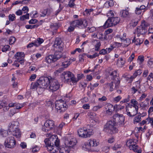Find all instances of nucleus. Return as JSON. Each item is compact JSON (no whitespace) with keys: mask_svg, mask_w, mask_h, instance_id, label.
I'll return each mask as SVG.
<instances>
[{"mask_svg":"<svg viewBox=\"0 0 153 153\" xmlns=\"http://www.w3.org/2000/svg\"><path fill=\"white\" fill-rule=\"evenodd\" d=\"M51 27L53 30H56L58 28V26L56 24H52L51 25Z\"/></svg>","mask_w":153,"mask_h":153,"instance_id":"nucleus-48","label":"nucleus"},{"mask_svg":"<svg viewBox=\"0 0 153 153\" xmlns=\"http://www.w3.org/2000/svg\"><path fill=\"white\" fill-rule=\"evenodd\" d=\"M62 56V53L59 51H56L53 55H50L46 58L45 61L48 63L54 62Z\"/></svg>","mask_w":153,"mask_h":153,"instance_id":"nucleus-3","label":"nucleus"},{"mask_svg":"<svg viewBox=\"0 0 153 153\" xmlns=\"http://www.w3.org/2000/svg\"><path fill=\"white\" fill-rule=\"evenodd\" d=\"M129 15L128 12L126 10H123L122 13V16L123 17H127Z\"/></svg>","mask_w":153,"mask_h":153,"instance_id":"nucleus-37","label":"nucleus"},{"mask_svg":"<svg viewBox=\"0 0 153 153\" xmlns=\"http://www.w3.org/2000/svg\"><path fill=\"white\" fill-rule=\"evenodd\" d=\"M108 4L109 6L112 7L114 5V3L113 0H110L106 1L105 4V5L106 6Z\"/></svg>","mask_w":153,"mask_h":153,"instance_id":"nucleus-35","label":"nucleus"},{"mask_svg":"<svg viewBox=\"0 0 153 153\" xmlns=\"http://www.w3.org/2000/svg\"><path fill=\"white\" fill-rule=\"evenodd\" d=\"M144 60V56H140L138 57L137 59L140 65L143 62Z\"/></svg>","mask_w":153,"mask_h":153,"instance_id":"nucleus-38","label":"nucleus"},{"mask_svg":"<svg viewBox=\"0 0 153 153\" xmlns=\"http://www.w3.org/2000/svg\"><path fill=\"white\" fill-rule=\"evenodd\" d=\"M143 40L142 39L137 38L136 39V37L135 36L132 40V42L135 43L136 45H140L143 42Z\"/></svg>","mask_w":153,"mask_h":153,"instance_id":"nucleus-22","label":"nucleus"},{"mask_svg":"<svg viewBox=\"0 0 153 153\" xmlns=\"http://www.w3.org/2000/svg\"><path fill=\"white\" fill-rule=\"evenodd\" d=\"M84 75L83 74H79L77 75V82L79 80L81 79L83 77Z\"/></svg>","mask_w":153,"mask_h":153,"instance_id":"nucleus-63","label":"nucleus"},{"mask_svg":"<svg viewBox=\"0 0 153 153\" xmlns=\"http://www.w3.org/2000/svg\"><path fill=\"white\" fill-rule=\"evenodd\" d=\"M10 46L8 45H5L2 48V51L3 52H6V51L9 50Z\"/></svg>","mask_w":153,"mask_h":153,"instance_id":"nucleus-39","label":"nucleus"},{"mask_svg":"<svg viewBox=\"0 0 153 153\" xmlns=\"http://www.w3.org/2000/svg\"><path fill=\"white\" fill-rule=\"evenodd\" d=\"M93 11L92 9H86L83 12V14L85 15H86L87 16H89Z\"/></svg>","mask_w":153,"mask_h":153,"instance_id":"nucleus-28","label":"nucleus"},{"mask_svg":"<svg viewBox=\"0 0 153 153\" xmlns=\"http://www.w3.org/2000/svg\"><path fill=\"white\" fill-rule=\"evenodd\" d=\"M148 64L149 67L153 68V59L151 58L148 61Z\"/></svg>","mask_w":153,"mask_h":153,"instance_id":"nucleus-49","label":"nucleus"},{"mask_svg":"<svg viewBox=\"0 0 153 153\" xmlns=\"http://www.w3.org/2000/svg\"><path fill=\"white\" fill-rule=\"evenodd\" d=\"M147 79L151 81L153 80V72L151 73L147 78Z\"/></svg>","mask_w":153,"mask_h":153,"instance_id":"nucleus-56","label":"nucleus"},{"mask_svg":"<svg viewBox=\"0 0 153 153\" xmlns=\"http://www.w3.org/2000/svg\"><path fill=\"white\" fill-rule=\"evenodd\" d=\"M5 147L9 148H13L16 146V141L13 137H7L4 143Z\"/></svg>","mask_w":153,"mask_h":153,"instance_id":"nucleus-11","label":"nucleus"},{"mask_svg":"<svg viewBox=\"0 0 153 153\" xmlns=\"http://www.w3.org/2000/svg\"><path fill=\"white\" fill-rule=\"evenodd\" d=\"M63 139L64 145L57 148V151L59 150V153H69L71 149L76 145L77 140L76 138L70 137H65Z\"/></svg>","mask_w":153,"mask_h":153,"instance_id":"nucleus-1","label":"nucleus"},{"mask_svg":"<svg viewBox=\"0 0 153 153\" xmlns=\"http://www.w3.org/2000/svg\"><path fill=\"white\" fill-rule=\"evenodd\" d=\"M52 78V77L50 76H48V77H40L38 80V82L39 85L41 86L42 88L47 89L50 82V80Z\"/></svg>","mask_w":153,"mask_h":153,"instance_id":"nucleus-5","label":"nucleus"},{"mask_svg":"<svg viewBox=\"0 0 153 153\" xmlns=\"http://www.w3.org/2000/svg\"><path fill=\"white\" fill-rule=\"evenodd\" d=\"M107 53V52L106 49H102L99 52V54L102 55H105V54Z\"/></svg>","mask_w":153,"mask_h":153,"instance_id":"nucleus-55","label":"nucleus"},{"mask_svg":"<svg viewBox=\"0 0 153 153\" xmlns=\"http://www.w3.org/2000/svg\"><path fill=\"white\" fill-rule=\"evenodd\" d=\"M38 25H27L25 26V27L27 29H32L37 27Z\"/></svg>","mask_w":153,"mask_h":153,"instance_id":"nucleus-30","label":"nucleus"},{"mask_svg":"<svg viewBox=\"0 0 153 153\" xmlns=\"http://www.w3.org/2000/svg\"><path fill=\"white\" fill-rule=\"evenodd\" d=\"M141 120V118L140 116H138L135 117L134 120V123H139L140 121Z\"/></svg>","mask_w":153,"mask_h":153,"instance_id":"nucleus-44","label":"nucleus"},{"mask_svg":"<svg viewBox=\"0 0 153 153\" xmlns=\"http://www.w3.org/2000/svg\"><path fill=\"white\" fill-rule=\"evenodd\" d=\"M101 46V43L100 42H97L95 46V51H98Z\"/></svg>","mask_w":153,"mask_h":153,"instance_id":"nucleus-46","label":"nucleus"},{"mask_svg":"<svg viewBox=\"0 0 153 153\" xmlns=\"http://www.w3.org/2000/svg\"><path fill=\"white\" fill-rule=\"evenodd\" d=\"M131 103L133 105V106L134 108H135V109L137 111H138V107L137 105L138 104V102L135 100L132 99L131 100Z\"/></svg>","mask_w":153,"mask_h":153,"instance_id":"nucleus-25","label":"nucleus"},{"mask_svg":"<svg viewBox=\"0 0 153 153\" xmlns=\"http://www.w3.org/2000/svg\"><path fill=\"white\" fill-rule=\"evenodd\" d=\"M99 56V54L97 53H95L94 54L92 55H89L88 54H87V56L88 58L90 59H93L95 58L97 56Z\"/></svg>","mask_w":153,"mask_h":153,"instance_id":"nucleus-33","label":"nucleus"},{"mask_svg":"<svg viewBox=\"0 0 153 153\" xmlns=\"http://www.w3.org/2000/svg\"><path fill=\"white\" fill-rule=\"evenodd\" d=\"M55 105L56 109L58 112H62L67 108V104L62 100H57L55 102Z\"/></svg>","mask_w":153,"mask_h":153,"instance_id":"nucleus-4","label":"nucleus"},{"mask_svg":"<svg viewBox=\"0 0 153 153\" xmlns=\"http://www.w3.org/2000/svg\"><path fill=\"white\" fill-rule=\"evenodd\" d=\"M75 0H70L69 2L68 5L70 7L74 8L75 4H74V2Z\"/></svg>","mask_w":153,"mask_h":153,"instance_id":"nucleus-45","label":"nucleus"},{"mask_svg":"<svg viewBox=\"0 0 153 153\" xmlns=\"http://www.w3.org/2000/svg\"><path fill=\"white\" fill-rule=\"evenodd\" d=\"M115 125H116L114 120L113 121L109 120L105 126L104 128L110 130L111 128H113Z\"/></svg>","mask_w":153,"mask_h":153,"instance_id":"nucleus-20","label":"nucleus"},{"mask_svg":"<svg viewBox=\"0 0 153 153\" xmlns=\"http://www.w3.org/2000/svg\"><path fill=\"white\" fill-rule=\"evenodd\" d=\"M107 100V98L105 96H103L101 98H98V100L101 102L105 101Z\"/></svg>","mask_w":153,"mask_h":153,"instance_id":"nucleus-64","label":"nucleus"},{"mask_svg":"<svg viewBox=\"0 0 153 153\" xmlns=\"http://www.w3.org/2000/svg\"><path fill=\"white\" fill-rule=\"evenodd\" d=\"M55 126L54 121L52 120H48L45 122L42 129L43 131L48 132V131L54 128Z\"/></svg>","mask_w":153,"mask_h":153,"instance_id":"nucleus-10","label":"nucleus"},{"mask_svg":"<svg viewBox=\"0 0 153 153\" xmlns=\"http://www.w3.org/2000/svg\"><path fill=\"white\" fill-rule=\"evenodd\" d=\"M147 26L144 24H141L137 28V35L139 36L140 35L145 34L147 32Z\"/></svg>","mask_w":153,"mask_h":153,"instance_id":"nucleus-16","label":"nucleus"},{"mask_svg":"<svg viewBox=\"0 0 153 153\" xmlns=\"http://www.w3.org/2000/svg\"><path fill=\"white\" fill-rule=\"evenodd\" d=\"M124 40L125 42V45L126 46H128L131 43L130 39L129 38H126Z\"/></svg>","mask_w":153,"mask_h":153,"instance_id":"nucleus-53","label":"nucleus"},{"mask_svg":"<svg viewBox=\"0 0 153 153\" xmlns=\"http://www.w3.org/2000/svg\"><path fill=\"white\" fill-rule=\"evenodd\" d=\"M43 42L44 40L43 39L40 38H38L36 40L34 41L35 46L36 47H39Z\"/></svg>","mask_w":153,"mask_h":153,"instance_id":"nucleus-24","label":"nucleus"},{"mask_svg":"<svg viewBox=\"0 0 153 153\" xmlns=\"http://www.w3.org/2000/svg\"><path fill=\"white\" fill-rule=\"evenodd\" d=\"M70 63L69 62L67 61L63 62L62 63V66L64 68H66L69 66Z\"/></svg>","mask_w":153,"mask_h":153,"instance_id":"nucleus-47","label":"nucleus"},{"mask_svg":"<svg viewBox=\"0 0 153 153\" xmlns=\"http://www.w3.org/2000/svg\"><path fill=\"white\" fill-rule=\"evenodd\" d=\"M137 23L138 21L137 20L133 19L132 20L130 23V26L134 27L137 25Z\"/></svg>","mask_w":153,"mask_h":153,"instance_id":"nucleus-34","label":"nucleus"},{"mask_svg":"<svg viewBox=\"0 0 153 153\" xmlns=\"http://www.w3.org/2000/svg\"><path fill=\"white\" fill-rule=\"evenodd\" d=\"M53 46L54 47L58 49L59 50L61 51L63 50V43L61 39L57 38L55 39Z\"/></svg>","mask_w":153,"mask_h":153,"instance_id":"nucleus-17","label":"nucleus"},{"mask_svg":"<svg viewBox=\"0 0 153 153\" xmlns=\"http://www.w3.org/2000/svg\"><path fill=\"white\" fill-rule=\"evenodd\" d=\"M51 13V10L50 9H46L44 10L42 12V14H40L41 17H44L46 16H49L50 15Z\"/></svg>","mask_w":153,"mask_h":153,"instance_id":"nucleus-21","label":"nucleus"},{"mask_svg":"<svg viewBox=\"0 0 153 153\" xmlns=\"http://www.w3.org/2000/svg\"><path fill=\"white\" fill-rule=\"evenodd\" d=\"M79 137L82 138H85L90 137L91 134H78Z\"/></svg>","mask_w":153,"mask_h":153,"instance_id":"nucleus-52","label":"nucleus"},{"mask_svg":"<svg viewBox=\"0 0 153 153\" xmlns=\"http://www.w3.org/2000/svg\"><path fill=\"white\" fill-rule=\"evenodd\" d=\"M65 125L64 123H62L59 124V126L56 128L57 131H54V133H57V134H61L62 133L61 130L63 128V126Z\"/></svg>","mask_w":153,"mask_h":153,"instance_id":"nucleus-23","label":"nucleus"},{"mask_svg":"<svg viewBox=\"0 0 153 153\" xmlns=\"http://www.w3.org/2000/svg\"><path fill=\"white\" fill-rule=\"evenodd\" d=\"M44 142L48 151L51 153L57 152V148L59 146L60 141L56 134L52 135L48 138L45 139Z\"/></svg>","mask_w":153,"mask_h":153,"instance_id":"nucleus-2","label":"nucleus"},{"mask_svg":"<svg viewBox=\"0 0 153 153\" xmlns=\"http://www.w3.org/2000/svg\"><path fill=\"white\" fill-rule=\"evenodd\" d=\"M140 81H138L134 83L135 86L134 87L139 90L140 88Z\"/></svg>","mask_w":153,"mask_h":153,"instance_id":"nucleus-40","label":"nucleus"},{"mask_svg":"<svg viewBox=\"0 0 153 153\" xmlns=\"http://www.w3.org/2000/svg\"><path fill=\"white\" fill-rule=\"evenodd\" d=\"M39 150V148L37 146H35L33 148L32 151L33 152H37Z\"/></svg>","mask_w":153,"mask_h":153,"instance_id":"nucleus-62","label":"nucleus"},{"mask_svg":"<svg viewBox=\"0 0 153 153\" xmlns=\"http://www.w3.org/2000/svg\"><path fill=\"white\" fill-rule=\"evenodd\" d=\"M126 144V145L129 147L130 150H133L134 152H137V153H140V148L131 139L128 140Z\"/></svg>","mask_w":153,"mask_h":153,"instance_id":"nucleus-12","label":"nucleus"},{"mask_svg":"<svg viewBox=\"0 0 153 153\" xmlns=\"http://www.w3.org/2000/svg\"><path fill=\"white\" fill-rule=\"evenodd\" d=\"M120 21V18L118 17H110L106 21L103 27L104 28L111 27L116 25Z\"/></svg>","mask_w":153,"mask_h":153,"instance_id":"nucleus-6","label":"nucleus"},{"mask_svg":"<svg viewBox=\"0 0 153 153\" xmlns=\"http://www.w3.org/2000/svg\"><path fill=\"white\" fill-rule=\"evenodd\" d=\"M39 85V84L38 82V80L36 82L34 83H32L31 84V86L30 87L32 89H35Z\"/></svg>","mask_w":153,"mask_h":153,"instance_id":"nucleus-36","label":"nucleus"},{"mask_svg":"<svg viewBox=\"0 0 153 153\" xmlns=\"http://www.w3.org/2000/svg\"><path fill=\"white\" fill-rule=\"evenodd\" d=\"M78 134H90V133H94L93 130L91 128L87 129L85 128H79L77 131Z\"/></svg>","mask_w":153,"mask_h":153,"instance_id":"nucleus-18","label":"nucleus"},{"mask_svg":"<svg viewBox=\"0 0 153 153\" xmlns=\"http://www.w3.org/2000/svg\"><path fill=\"white\" fill-rule=\"evenodd\" d=\"M16 111L15 108L11 109L10 110V112L9 113V115L11 117L16 113Z\"/></svg>","mask_w":153,"mask_h":153,"instance_id":"nucleus-50","label":"nucleus"},{"mask_svg":"<svg viewBox=\"0 0 153 153\" xmlns=\"http://www.w3.org/2000/svg\"><path fill=\"white\" fill-rule=\"evenodd\" d=\"M17 122H13L11 123H10L8 129L9 132L14 134H21V132L20 129L17 128Z\"/></svg>","mask_w":153,"mask_h":153,"instance_id":"nucleus-14","label":"nucleus"},{"mask_svg":"<svg viewBox=\"0 0 153 153\" xmlns=\"http://www.w3.org/2000/svg\"><path fill=\"white\" fill-rule=\"evenodd\" d=\"M70 25L75 27H78L82 28H85L87 26V21H82L81 19H77L70 22Z\"/></svg>","mask_w":153,"mask_h":153,"instance_id":"nucleus-13","label":"nucleus"},{"mask_svg":"<svg viewBox=\"0 0 153 153\" xmlns=\"http://www.w3.org/2000/svg\"><path fill=\"white\" fill-rule=\"evenodd\" d=\"M16 41V39L15 37L13 36H11L9 39L10 45L13 44Z\"/></svg>","mask_w":153,"mask_h":153,"instance_id":"nucleus-41","label":"nucleus"},{"mask_svg":"<svg viewBox=\"0 0 153 153\" xmlns=\"http://www.w3.org/2000/svg\"><path fill=\"white\" fill-rule=\"evenodd\" d=\"M60 84L58 81L52 78L50 80L49 86L47 89L51 92H53L57 90L60 88Z\"/></svg>","mask_w":153,"mask_h":153,"instance_id":"nucleus-8","label":"nucleus"},{"mask_svg":"<svg viewBox=\"0 0 153 153\" xmlns=\"http://www.w3.org/2000/svg\"><path fill=\"white\" fill-rule=\"evenodd\" d=\"M109 74L111 76V79L117 81L114 88L117 89L119 87V84L120 83V80L119 77V74L117 73V71L115 70L111 72L110 71Z\"/></svg>","mask_w":153,"mask_h":153,"instance_id":"nucleus-15","label":"nucleus"},{"mask_svg":"<svg viewBox=\"0 0 153 153\" xmlns=\"http://www.w3.org/2000/svg\"><path fill=\"white\" fill-rule=\"evenodd\" d=\"M102 106L100 105H98L94 106L93 108V110L95 111H97L99 109L101 108Z\"/></svg>","mask_w":153,"mask_h":153,"instance_id":"nucleus-43","label":"nucleus"},{"mask_svg":"<svg viewBox=\"0 0 153 153\" xmlns=\"http://www.w3.org/2000/svg\"><path fill=\"white\" fill-rule=\"evenodd\" d=\"M121 147V146L120 145L118 144H115L114 145V146L113 147L112 149L113 150H116L118 148H120Z\"/></svg>","mask_w":153,"mask_h":153,"instance_id":"nucleus-59","label":"nucleus"},{"mask_svg":"<svg viewBox=\"0 0 153 153\" xmlns=\"http://www.w3.org/2000/svg\"><path fill=\"white\" fill-rule=\"evenodd\" d=\"M94 143H95L94 140H91L89 142V144L91 146H96L98 145V143H95L94 144Z\"/></svg>","mask_w":153,"mask_h":153,"instance_id":"nucleus-51","label":"nucleus"},{"mask_svg":"<svg viewBox=\"0 0 153 153\" xmlns=\"http://www.w3.org/2000/svg\"><path fill=\"white\" fill-rule=\"evenodd\" d=\"M15 107L16 109H19L23 107V105L19 103H15Z\"/></svg>","mask_w":153,"mask_h":153,"instance_id":"nucleus-42","label":"nucleus"},{"mask_svg":"<svg viewBox=\"0 0 153 153\" xmlns=\"http://www.w3.org/2000/svg\"><path fill=\"white\" fill-rule=\"evenodd\" d=\"M113 118L116 125L121 126L124 125L125 117L123 114H115L113 115Z\"/></svg>","mask_w":153,"mask_h":153,"instance_id":"nucleus-9","label":"nucleus"},{"mask_svg":"<svg viewBox=\"0 0 153 153\" xmlns=\"http://www.w3.org/2000/svg\"><path fill=\"white\" fill-rule=\"evenodd\" d=\"M127 115L129 117H133L136 115L138 111H137L134 108L129 109H126Z\"/></svg>","mask_w":153,"mask_h":153,"instance_id":"nucleus-19","label":"nucleus"},{"mask_svg":"<svg viewBox=\"0 0 153 153\" xmlns=\"http://www.w3.org/2000/svg\"><path fill=\"white\" fill-rule=\"evenodd\" d=\"M25 56V54L23 52H17L15 55V57L17 59V58L19 59H24Z\"/></svg>","mask_w":153,"mask_h":153,"instance_id":"nucleus-26","label":"nucleus"},{"mask_svg":"<svg viewBox=\"0 0 153 153\" xmlns=\"http://www.w3.org/2000/svg\"><path fill=\"white\" fill-rule=\"evenodd\" d=\"M75 27L74 26L70 25V26L68 27V30L70 32L73 31L74 30Z\"/></svg>","mask_w":153,"mask_h":153,"instance_id":"nucleus-58","label":"nucleus"},{"mask_svg":"<svg viewBox=\"0 0 153 153\" xmlns=\"http://www.w3.org/2000/svg\"><path fill=\"white\" fill-rule=\"evenodd\" d=\"M62 75L67 82H72L73 83H76L77 82V79L74 75L69 71H64L62 73Z\"/></svg>","mask_w":153,"mask_h":153,"instance_id":"nucleus-7","label":"nucleus"},{"mask_svg":"<svg viewBox=\"0 0 153 153\" xmlns=\"http://www.w3.org/2000/svg\"><path fill=\"white\" fill-rule=\"evenodd\" d=\"M82 108L85 109H89L90 105L89 104H84L82 106Z\"/></svg>","mask_w":153,"mask_h":153,"instance_id":"nucleus-60","label":"nucleus"},{"mask_svg":"<svg viewBox=\"0 0 153 153\" xmlns=\"http://www.w3.org/2000/svg\"><path fill=\"white\" fill-rule=\"evenodd\" d=\"M29 14L27 13L26 15H24L20 17V19L21 21H23L25 19L29 18Z\"/></svg>","mask_w":153,"mask_h":153,"instance_id":"nucleus-31","label":"nucleus"},{"mask_svg":"<svg viewBox=\"0 0 153 153\" xmlns=\"http://www.w3.org/2000/svg\"><path fill=\"white\" fill-rule=\"evenodd\" d=\"M15 103H10L9 104V107H8V106H7L6 107H4V110L5 109H6L7 110H8L9 109V107H13L14 106H15Z\"/></svg>","mask_w":153,"mask_h":153,"instance_id":"nucleus-54","label":"nucleus"},{"mask_svg":"<svg viewBox=\"0 0 153 153\" xmlns=\"http://www.w3.org/2000/svg\"><path fill=\"white\" fill-rule=\"evenodd\" d=\"M22 10L23 11H24L23 13H27L29 11V9L27 7L25 6L23 8Z\"/></svg>","mask_w":153,"mask_h":153,"instance_id":"nucleus-61","label":"nucleus"},{"mask_svg":"<svg viewBox=\"0 0 153 153\" xmlns=\"http://www.w3.org/2000/svg\"><path fill=\"white\" fill-rule=\"evenodd\" d=\"M113 31V30L111 28H109L106 30L105 33L104 34L105 35H108L110 33Z\"/></svg>","mask_w":153,"mask_h":153,"instance_id":"nucleus-57","label":"nucleus"},{"mask_svg":"<svg viewBox=\"0 0 153 153\" xmlns=\"http://www.w3.org/2000/svg\"><path fill=\"white\" fill-rule=\"evenodd\" d=\"M106 109L111 111H114L115 110L114 107L110 103H108L107 104Z\"/></svg>","mask_w":153,"mask_h":153,"instance_id":"nucleus-27","label":"nucleus"},{"mask_svg":"<svg viewBox=\"0 0 153 153\" xmlns=\"http://www.w3.org/2000/svg\"><path fill=\"white\" fill-rule=\"evenodd\" d=\"M8 17L9 20L10 21H13L16 19V16L14 14H10Z\"/></svg>","mask_w":153,"mask_h":153,"instance_id":"nucleus-32","label":"nucleus"},{"mask_svg":"<svg viewBox=\"0 0 153 153\" xmlns=\"http://www.w3.org/2000/svg\"><path fill=\"white\" fill-rule=\"evenodd\" d=\"M107 85L108 86L109 88V90L111 92L114 90V88L113 82H111L110 83H107Z\"/></svg>","mask_w":153,"mask_h":153,"instance_id":"nucleus-29","label":"nucleus"}]
</instances>
